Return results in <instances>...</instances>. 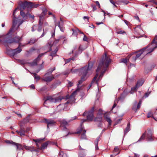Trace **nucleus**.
Returning <instances> with one entry per match:
<instances>
[{
	"label": "nucleus",
	"mask_w": 157,
	"mask_h": 157,
	"mask_svg": "<svg viewBox=\"0 0 157 157\" xmlns=\"http://www.w3.org/2000/svg\"><path fill=\"white\" fill-rule=\"evenodd\" d=\"M157 48V41L154 43H152L140 51L134 52L129 55L128 58H130V60L132 62H135L138 59L143 58L145 56L152 52Z\"/></svg>",
	"instance_id": "f257e3e1"
},
{
	"label": "nucleus",
	"mask_w": 157,
	"mask_h": 157,
	"mask_svg": "<svg viewBox=\"0 0 157 157\" xmlns=\"http://www.w3.org/2000/svg\"><path fill=\"white\" fill-rule=\"evenodd\" d=\"M110 62V59L106 55V53H105L104 55L102 57V59L100 61L98 66L97 68L96 71L98 72L101 70V73L99 77H98V74H97L94 77L93 82L96 81V83L98 84V82L99 79V78L102 76L103 74L105 72L108 67L109 63Z\"/></svg>",
	"instance_id": "f03ea898"
},
{
	"label": "nucleus",
	"mask_w": 157,
	"mask_h": 157,
	"mask_svg": "<svg viewBox=\"0 0 157 157\" xmlns=\"http://www.w3.org/2000/svg\"><path fill=\"white\" fill-rule=\"evenodd\" d=\"M38 6L37 4H34L31 2H25L24 3L22 4L20 8V15L24 17V13L23 12V10L26 8V7L28 9L31 8H36Z\"/></svg>",
	"instance_id": "7ed1b4c3"
},
{
	"label": "nucleus",
	"mask_w": 157,
	"mask_h": 157,
	"mask_svg": "<svg viewBox=\"0 0 157 157\" xmlns=\"http://www.w3.org/2000/svg\"><path fill=\"white\" fill-rule=\"evenodd\" d=\"M63 98L61 97L57 98H53L51 96H48L47 97V99L45 101L44 103V105H45L47 103H49L50 102H54L55 103H58L60 102Z\"/></svg>",
	"instance_id": "20e7f679"
},
{
	"label": "nucleus",
	"mask_w": 157,
	"mask_h": 157,
	"mask_svg": "<svg viewBox=\"0 0 157 157\" xmlns=\"http://www.w3.org/2000/svg\"><path fill=\"white\" fill-rule=\"evenodd\" d=\"M88 71L89 67L87 66L85 67L80 70V72L82 74V76L81 77V79L79 81L78 84H80L83 81L86 79V75Z\"/></svg>",
	"instance_id": "39448f33"
},
{
	"label": "nucleus",
	"mask_w": 157,
	"mask_h": 157,
	"mask_svg": "<svg viewBox=\"0 0 157 157\" xmlns=\"http://www.w3.org/2000/svg\"><path fill=\"white\" fill-rule=\"evenodd\" d=\"M25 45V44L22 45L21 44H20L18 47L17 48L11 51L10 53L11 55L13 56L20 52L22 50L20 47L21 46H24Z\"/></svg>",
	"instance_id": "423d86ee"
},
{
	"label": "nucleus",
	"mask_w": 157,
	"mask_h": 157,
	"mask_svg": "<svg viewBox=\"0 0 157 157\" xmlns=\"http://www.w3.org/2000/svg\"><path fill=\"white\" fill-rule=\"evenodd\" d=\"M54 78V75H51L48 76V73H47L44 76L42 80L47 82H48L52 81Z\"/></svg>",
	"instance_id": "0eeeda50"
},
{
	"label": "nucleus",
	"mask_w": 157,
	"mask_h": 157,
	"mask_svg": "<svg viewBox=\"0 0 157 157\" xmlns=\"http://www.w3.org/2000/svg\"><path fill=\"white\" fill-rule=\"evenodd\" d=\"M135 32L136 34H139L141 36H142L144 34V32L140 26H138L135 28Z\"/></svg>",
	"instance_id": "6e6552de"
},
{
	"label": "nucleus",
	"mask_w": 157,
	"mask_h": 157,
	"mask_svg": "<svg viewBox=\"0 0 157 157\" xmlns=\"http://www.w3.org/2000/svg\"><path fill=\"white\" fill-rule=\"evenodd\" d=\"M144 83V81H143V80H141L137 82L136 86L135 87H134V88H132L131 91L130 92L131 93V94H132L133 93H132V91H133V92H134V91L135 90H136V88L137 87H139L140 86H141Z\"/></svg>",
	"instance_id": "1a4fd4ad"
},
{
	"label": "nucleus",
	"mask_w": 157,
	"mask_h": 157,
	"mask_svg": "<svg viewBox=\"0 0 157 157\" xmlns=\"http://www.w3.org/2000/svg\"><path fill=\"white\" fill-rule=\"evenodd\" d=\"M81 48V46L80 45L79 48H78L77 47H75L74 49L72 50V52L73 53H74L75 55L80 54L81 52V50L80 49Z\"/></svg>",
	"instance_id": "9d476101"
},
{
	"label": "nucleus",
	"mask_w": 157,
	"mask_h": 157,
	"mask_svg": "<svg viewBox=\"0 0 157 157\" xmlns=\"http://www.w3.org/2000/svg\"><path fill=\"white\" fill-rule=\"evenodd\" d=\"M17 9L15 10L13 13V17L14 18L13 19V29H14L15 27L16 26V24H17V22L19 21V18H15V12L16 10Z\"/></svg>",
	"instance_id": "9b49d317"
},
{
	"label": "nucleus",
	"mask_w": 157,
	"mask_h": 157,
	"mask_svg": "<svg viewBox=\"0 0 157 157\" xmlns=\"http://www.w3.org/2000/svg\"><path fill=\"white\" fill-rule=\"evenodd\" d=\"M93 112L92 111H89L87 115V120L88 121H92L93 119Z\"/></svg>",
	"instance_id": "f8f14e48"
},
{
	"label": "nucleus",
	"mask_w": 157,
	"mask_h": 157,
	"mask_svg": "<svg viewBox=\"0 0 157 157\" xmlns=\"http://www.w3.org/2000/svg\"><path fill=\"white\" fill-rule=\"evenodd\" d=\"M78 91V90H77L75 91H74L70 97L69 99L70 100L72 101V102H74L75 101V95L76 94V93Z\"/></svg>",
	"instance_id": "ddd939ff"
},
{
	"label": "nucleus",
	"mask_w": 157,
	"mask_h": 157,
	"mask_svg": "<svg viewBox=\"0 0 157 157\" xmlns=\"http://www.w3.org/2000/svg\"><path fill=\"white\" fill-rule=\"evenodd\" d=\"M86 131L85 130H81L79 132H77V133H80L81 134V138L83 139H85L86 138L85 134Z\"/></svg>",
	"instance_id": "4468645a"
},
{
	"label": "nucleus",
	"mask_w": 157,
	"mask_h": 157,
	"mask_svg": "<svg viewBox=\"0 0 157 157\" xmlns=\"http://www.w3.org/2000/svg\"><path fill=\"white\" fill-rule=\"evenodd\" d=\"M21 40V38L19 37H15L13 40L11 41H10L9 42V43H12L13 42H18Z\"/></svg>",
	"instance_id": "2eb2a0df"
},
{
	"label": "nucleus",
	"mask_w": 157,
	"mask_h": 157,
	"mask_svg": "<svg viewBox=\"0 0 157 157\" xmlns=\"http://www.w3.org/2000/svg\"><path fill=\"white\" fill-rule=\"evenodd\" d=\"M47 123V127L49 128V126L54 124L55 122L53 120H47L46 121Z\"/></svg>",
	"instance_id": "dca6fc26"
},
{
	"label": "nucleus",
	"mask_w": 157,
	"mask_h": 157,
	"mask_svg": "<svg viewBox=\"0 0 157 157\" xmlns=\"http://www.w3.org/2000/svg\"><path fill=\"white\" fill-rule=\"evenodd\" d=\"M72 30L73 32V35L75 36H76L78 33H80L83 34V33L81 32L78 29H76L75 30L72 29Z\"/></svg>",
	"instance_id": "f3484780"
},
{
	"label": "nucleus",
	"mask_w": 157,
	"mask_h": 157,
	"mask_svg": "<svg viewBox=\"0 0 157 157\" xmlns=\"http://www.w3.org/2000/svg\"><path fill=\"white\" fill-rule=\"evenodd\" d=\"M42 19V17H40V20L39 21V28L38 29V31L40 32L41 30V26L42 24V23L41 22V20Z\"/></svg>",
	"instance_id": "a211bd4d"
},
{
	"label": "nucleus",
	"mask_w": 157,
	"mask_h": 157,
	"mask_svg": "<svg viewBox=\"0 0 157 157\" xmlns=\"http://www.w3.org/2000/svg\"><path fill=\"white\" fill-rule=\"evenodd\" d=\"M14 145L16 146L17 149L21 150L23 149V147L20 144L15 143Z\"/></svg>",
	"instance_id": "6ab92c4d"
},
{
	"label": "nucleus",
	"mask_w": 157,
	"mask_h": 157,
	"mask_svg": "<svg viewBox=\"0 0 157 157\" xmlns=\"http://www.w3.org/2000/svg\"><path fill=\"white\" fill-rule=\"evenodd\" d=\"M136 104L135 106H134L132 108V109L135 111H136L137 109H139L140 108L141 104V101H140L138 103L137 107V109H136Z\"/></svg>",
	"instance_id": "aec40b11"
},
{
	"label": "nucleus",
	"mask_w": 157,
	"mask_h": 157,
	"mask_svg": "<svg viewBox=\"0 0 157 157\" xmlns=\"http://www.w3.org/2000/svg\"><path fill=\"white\" fill-rule=\"evenodd\" d=\"M145 133H143L139 139L138 140V142L141 141H143L145 138Z\"/></svg>",
	"instance_id": "412c9836"
},
{
	"label": "nucleus",
	"mask_w": 157,
	"mask_h": 157,
	"mask_svg": "<svg viewBox=\"0 0 157 157\" xmlns=\"http://www.w3.org/2000/svg\"><path fill=\"white\" fill-rule=\"evenodd\" d=\"M43 140V139H33V141L35 142L36 143V146L38 147H39V146L38 145V143H40L41 142V141Z\"/></svg>",
	"instance_id": "4be33fe9"
},
{
	"label": "nucleus",
	"mask_w": 157,
	"mask_h": 157,
	"mask_svg": "<svg viewBox=\"0 0 157 157\" xmlns=\"http://www.w3.org/2000/svg\"><path fill=\"white\" fill-rule=\"evenodd\" d=\"M67 122L65 120H63L61 123V126L64 127L67 125Z\"/></svg>",
	"instance_id": "5701e85b"
},
{
	"label": "nucleus",
	"mask_w": 157,
	"mask_h": 157,
	"mask_svg": "<svg viewBox=\"0 0 157 157\" xmlns=\"http://www.w3.org/2000/svg\"><path fill=\"white\" fill-rule=\"evenodd\" d=\"M130 124L128 123L127 125L125 130H124V133H127L129 131Z\"/></svg>",
	"instance_id": "b1692460"
},
{
	"label": "nucleus",
	"mask_w": 157,
	"mask_h": 157,
	"mask_svg": "<svg viewBox=\"0 0 157 157\" xmlns=\"http://www.w3.org/2000/svg\"><path fill=\"white\" fill-rule=\"evenodd\" d=\"M147 141H151L153 140H154V138L152 136V135H148L147 137Z\"/></svg>",
	"instance_id": "393cba45"
},
{
	"label": "nucleus",
	"mask_w": 157,
	"mask_h": 157,
	"mask_svg": "<svg viewBox=\"0 0 157 157\" xmlns=\"http://www.w3.org/2000/svg\"><path fill=\"white\" fill-rule=\"evenodd\" d=\"M48 144L46 142L43 144L41 146V149H44L46 148L48 146Z\"/></svg>",
	"instance_id": "a878e982"
},
{
	"label": "nucleus",
	"mask_w": 157,
	"mask_h": 157,
	"mask_svg": "<svg viewBox=\"0 0 157 157\" xmlns=\"http://www.w3.org/2000/svg\"><path fill=\"white\" fill-rule=\"evenodd\" d=\"M5 142L8 144H11L13 145H14L15 142H14L12 141L7 140L5 141Z\"/></svg>",
	"instance_id": "bb28decb"
},
{
	"label": "nucleus",
	"mask_w": 157,
	"mask_h": 157,
	"mask_svg": "<svg viewBox=\"0 0 157 157\" xmlns=\"http://www.w3.org/2000/svg\"><path fill=\"white\" fill-rule=\"evenodd\" d=\"M117 34H126L125 32L123 30H119L117 31Z\"/></svg>",
	"instance_id": "cd10ccee"
},
{
	"label": "nucleus",
	"mask_w": 157,
	"mask_h": 157,
	"mask_svg": "<svg viewBox=\"0 0 157 157\" xmlns=\"http://www.w3.org/2000/svg\"><path fill=\"white\" fill-rule=\"evenodd\" d=\"M33 74L34 76V78L35 79L38 80L40 79V77L39 76L37 75L36 73H33Z\"/></svg>",
	"instance_id": "c85d7f7f"
},
{
	"label": "nucleus",
	"mask_w": 157,
	"mask_h": 157,
	"mask_svg": "<svg viewBox=\"0 0 157 157\" xmlns=\"http://www.w3.org/2000/svg\"><path fill=\"white\" fill-rule=\"evenodd\" d=\"M64 155V153L63 151H61L59 153L58 157H63Z\"/></svg>",
	"instance_id": "c756f323"
},
{
	"label": "nucleus",
	"mask_w": 157,
	"mask_h": 157,
	"mask_svg": "<svg viewBox=\"0 0 157 157\" xmlns=\"http://www.w3.org/2000/svg\"><path fill=\"white\" fill-rule=\"evenodd\" d=\"M105 118L107 121H108L109 124L111 123V120L110 118L107 116H106L105 117Z\"/></svg>",
	"instance_id": "7c9ffc66"
},
{
	"label": "nucleus",
	"mask_w": 157,
	"mask_h": 157,
	"mask_svg": "<svg viewBox=\"0 0 157 157\" xmlns=\"http://www.w3.org/2000/svg\"><path fill=\"white\" fill-rule=\"evenodd\" d=\"M55 70V67H54V68H53L52 69H50L49 70H48V73H52V71Z\"/></svg>",
	"instance_id": "2f4dec72"
},
{
	"label": "nucleus",
	"mask_w": 157,
	"mask_h": 157,
	"mask_svg": "<svg viewBox=\"0 0 157 157\" xmlns=\"http://www.w3.org/2000/svg\"><path fill=\"white\" fill-rule=\"evenodd\" d=\"M120 2L123 3L126 5L129 2L128 1H124L123 0H120Z\"/></svg>",
	"instance_id": "473e14b6"
},
{
	"label": "nucleus",
	"mask_w": 157,
	"mask_h": 157,
	"mask_svg": "<svg viewBox=\"0 0 157 157\" xmlns=\"http://www.w3.org/2000/svg\"><path fill=\"white\" fill-rule=\"evenodd\" d=\"M57 51H54V52H52L51 54V56H55L56 55V53Z\"/></svg>",
	"instance_id": "72a5a7b5"
},
{
	"label": "nucleus",
	"mask_w": 157,
	"mask_h": 157,
	"mask_svg": "<svg viewBox=\"0 0 157 157\" xmlns=\"http://www.w3.org/2000/svg\"><path fill=\"white\" fill-rule=\"evenodd\" d=\"M45 53H42L40 55H39L37 58L36 59V60H37L38 59H39L42 56H43L44 54Z\"/></svg>",
	"instance_id": "f704fd0d"
},
{
	"label": "nucleus",
	"mask_w": 157,
	"mask_h": 157,
	"mask_svg": "<svg viewBox=\"0 0 157 157\" xmlns=\"http://www.w3.org/2000/svg\"><path fill=\"white\" fill-rule=\"evenodd\" d=\"M23 148H24L25 149L27 150H30V147H28V146H26L25 145H24V146Z\"/></svg>",
	"instance_id": "c9c22d12"
},
{
	"label": "nucleus",
	"mask_w": 157,
	"mask_h": 157,
	"mask_svg": "<svg viewBox=\"0 0 157 157\" xmlns=\"http://www.w3.org/2000/svg\"><path fill=\"white\" fill-rule=\"evenodd\" d=\"M101 117H100L99 118L96 117L95 119V121H101Z\"/></svg>",
	"instance_id": "e433bc0d"
},
{
	"label": "nucleus",
	"mask_w": 157,
	"mask_h": 157,
	"mask_svg": "<svg viewBox=\"0 0 157 157\" xmlns=\"http://www.w3.org/2000/svg\"><path fill=\"white\" fill-rule=\"evenodd\" d=\"M35 42V40L34 39H32L30 40V41L28 43L30 44H33Z\"/></svg>",
	"instance_id": "4c0bfd02"
},
{
	"label": "nucleus",
	"mask_w": 157,
	"mask_h": 157,
	"mask_svg": "<svg viewBox=\"0 0 157 157\" xmlns=\"http://www.w3.org/2000/svg\"><path fill=\"white\" fill-rule=\"evenodd\" d=\"M37 26L36 25H34L32 28V31H34L37 29Z\"/></svg>",
	"instance_id": "58836bf2"
},
{
	"label": "nucleus",
	"mask_w": 157,
	"mask_h": 157,
	"mask_svg": "<svg viewBox=\"0 0 157 157\" xmlns=\"http://www.w3.org/2000/svg\"><path fill=\"white\" fill-rule=\"evenodd\" d=\"M119 151V148L117 147H115L114 150V152H118Z\"/></svg>",
	"instance_id": "ea45409f"
},
{
	"label": "nucleus",
	"mask_w": 157,
	"mask_h": 157,
	"mask_svg": "<svg viewBox=\"0 0 157 157\" xmlns=\"http://www.w3.org/2000/svg\"><path fill=\"white\" fill-rule=\"evenodd\" d=\"M83 40L85 41H87V38L85 35L84 34V37L83 38Z\"/></svg>",
	"instance_id": "a19ab883"
},
{
	"label": "nucleus",
	"mask_w": 157,
	"mask_h": 157,
	"mask_svg": "<svg viewBox=\"0 0 157 157\" xmlns=\"http://www.w3.org/2000/svg\"><path fill=\"white\" fill-rule=\"evenodd\" d=\"M121 62L126 63L127 62V60L126 59H124L122 60Z\"/></svg>",
	"instance_id": "79ce46f5"
},
{
	"label": "nucleus",
	"mask_w": 157,
	"mask_h": 157,
	"mask_svg": "<svg viewBox=\"0 0 157 157\" xmlns=\"http://www.w3.org/2000/svg\"><path fill=\"white\" fill-rule=\"evenodd\" d=\"M110 2L113 4L115 6L117 7V6L115 5V3L113 1V0H109Z\"/></svg>",
	"instance_id": "37998d69"
},
{
	"label": "nucleus",
	"mask_w": 157,
	"mask_h": 157,
	"mask_svg": "<svg viewBox=\"0 0 157 157\" xmlns=\"http://www.w3.org/2000/svg\"><path fill=\"white\" fill-rule=\"evenodd\" d=\"M95 2L96 3V4H97V5L98 6V8H100L101 6H100V5L99 2L98 1H97Z\"/></svg>",
	"instance_id": "c03bdc74"
},
{
	"label": "nucleus",
	"mask_w": 157,
	"mask_h": 157,
	"mask_svg": "<svg viewBox=\"0 0 157 157\" xmlns=\"http://www.w3.org/2000/svg\"><path fill=\"white\" fill-rule=\"evenodd\" d=\"M117 102V100H116L115 101L112 107V109H113V108H115L116 107V105H117V104H116V102Z\"/></svg>",
	"instance_id": "a18cd8bd"
},
{
	"label": "nucleus",
	"mask_w": 157,
	"mask_h": 157,
	"mask_svg": "<svg viewBox=\"0 0 157 157\" xmlns=\"http://www.w3.org/2000/svg\"><path fill=\"white\" fill-rule=\"evenodd\" d=\"M157 40V36H155V37L154 38V39L153 40L152 43H154L155 41H156Z\"/></svg>",
	"instance_id": "49530a36"
},
{
	"label": "nucleus",
	"mask_w": 157,
	"mask_h": 157,
	"mask_svg": "<svg viewBox=\"0 0 157 157\" xmlns=\"http://www.w3.org/2000/svg\"><path fill=\"white\" fill-rule=\"evenodd\" d=\"M47 12V10L46 9L44 10L43 12V14L44 15Z\"/></svg>",
	"instance_id": "de8ad7c7"
},
{
	"label": "nucleus",
	"mask_w": 157,
	"mask_h": 157,
	"mask_svg": "<svg viewBox=\"0 0 157 157\" xmlns=\"http://www.w3.org/2000/svg\"><path fill=\"white\" fill-rule=\"evenodd\" d=\"M152 115V114L151 113V112H149L147 115V117L149 118L151 117Z\"/></svg>",
	"instance_id": "09e8293b"
},
{
	"label": "nucleus",
	"mask_w": 157,
	"mask_h": 157,
	"mask_svg": "<svg viewBox=\"0 0 157 157\" xmlns=\"http://www.w3.org/2000/svg\"><path fill=\"white\" fill-rule=\"evenodd\" d=\"M18 133L21 136H24L25 135V134L24 133V132H18Z\"/></svg>",
	"instance_id": "8fccbe9b"
},
{
	"label": "nucleus",
	"mask_w": 157,
	"mask_h": 157,
	"mask_svg": "<svg viewBox=\"0 0 157 157\" xmlns=\"http://www.w3.org/2000/svg\"><path fill=\"white\" fill-rule=\"evenodd\" d=\"M83 19L85 20V19H87V21H88L89 19V17H86V16H84L83 17Z\"/></svg>",
	"instance_id": "3c124183"
},
{
	"label": "nucleus",
	"mask_w": 157,
	"mask_h": 157,
	"mask_svg": "<svg viewBox=\"0 0 157 157\" xmlns=\"http://www.w3.org/2000/svg\"><path fill=\"white\" fill-rule=\"evenodd\" d=\"M95 148L96 150H98V142H97L95 144Z\"/></svg>",
	"instance_id": "603ef678"
},
{
	"label": "nucleus",
	"mask_w": 157,
	"mask_h": 157,
	"mask_svg": "<svg viewBox=\"0 0 157 157\" xmlns=\"http://www.w3.org/2000/svg\"><path fill=\"white\" fill-rule=\"evenodd\" d=\"M92 7L93 11H94L96 10L97 8L95 6H92Z\"/></svg>",
	"instance_id": "864d4df0"
},
{
	"label": "nucleus",
	"mask_w": 157,
	"mask_h": 157,
	"mask_svg": "<svg viewBox=\"0 0 157 157\" xmlns=\"http://www.w3.org/2000/svg\"><path fill=\"white\" fill-rule=\"evenodd\" d=\"M30 87L33 89H34L35 88V87L34 85H30Z\"/></svg>",
	"instance_id": "5fc2aeb1"
},
{
	"label": "nucleus",
	"mask_w": 157,
	"mask_h": 157,
	"mask_svg": "<svg viewBox=\"0 0 157 157\" xmlns=\"http://www.w3.org/2000/svg\"><path fill=\"white\" fill-rule=\"evenodd\" d=\"M124 21L127 25H128V23H129V22L128 21H127L126 20H124Z\"/></svg>",
	"instance_id": "6e6d98bb"
},
{
	"label": "nucleus",
	"mask_w": 157,
	"mask_h": 157,
	"mask_svg": "<svg viewBox=\"0 0 157 157\" xmlns=\"http://www.w3.org/2000/svg\"><path fill=\"white\" fill-rule=\"evenodd\" d=\"M48 25V24L47 22H45L44 23V25H43V27H45L46 26H47Z\"/></svg>",
	"instance_id": "4d7b16f0"
},
{
	"label": "nucleus",
	"mask_w": 157,
	"mask_h": 157,
	"mask_svg": "<svg viewBox=\"0 0 157 157\" xmlns=\"http://www.w3.org/2000/svg\"><path fill=\"white\" fill-rule=\"evenodd\" d=\"M77 71V70H71V71L73 73Z\"/></svg>",
	"instance_id": "13d9d810"
},
{
	"label": "nucleus",
	"mask_w": 157,
	"mask_h": 157,
	"mask_svg": "<svg viewBox=\"0 0 157 157\" xmlns=\"http://www.w3.org/2000/svg\"><path fill=\"white\" fill-rule=\"evenodd\" d=\"M135 18L136 19H137V20H138L139 21H140L139 18L138 16H135Z\"/></svg>",
	"instance_id": "bf43d9fd"
},
{
	"label": "nucleus",
	"mask_w": 157,
	"mask_h": 157,
	"mask_svg": "<svg viewBox=\"0 0 157 157\" xmlns=\"http://www.w3.org/2000/svg\"><path fill=\"white\" fill-rule=\"evenodd\" d=\"M44 31V29L43 31ZM45 33H44V32L43 33V34H42L41 36V37H42L43 36H44V35H45Z\"/></svg>",
	"instance_id": "052dcab7"
},
{
	"label": "nucleus",
	"mask_w": 157,
	"mask_h": 157,
	"mask_svg": "<svg viewBox=\"0 0 157 157\" xmlns=\"http://www.w3.org/2000/svg\"><path fill=\"white\" fill-rule=\"evenodd\" d=\"M66 60H67V61H66V63L69 62L70 61L71 59H67Z\"/></svg>",
	"instance_id": "680f3d73"
},
{
	"label": "nucleus",
	"mask_w": 157,
	"mask_h": 157,
	"mask_svg": "<svg viewBox=\"0 0 157 157\" xmlns=\"http://www.w3.org/2000/svg\"><path fill=\"white\" fill-rule=\"evenodd\" d=\"M149 94L147 93H146L145 94V96L146 97H148V95H149Z\"/></svg>",
	"instance_id": "e2e57ef3"
},
{
	"label": "nucleus",
	"mask_w": 157,
	"mask_h": 157,
	"mask_svg": "<svg viewBox=\"0 0 157 157\" xmlns=\"http://www.w3.org/2000/svg\"><path fill=\"white\" fill-rule=\"evenodd\" d=\"M135 157H139V155L137 154H135Z\"/></svg>",
	"instance_id": "0e129e2a"
},
{
	"label": "nucleus",
	"mask_w": 157,
	"mask_h": 157,
	"mask_svg": "<svg viewBox=\"0 0 157 157\" xmlns=\"http://www.w3.org/2000/svg\"><path fill=\"white\" fill-rule=\"evenodd\" d=\"M87 114V112H85L83 114V116H85Z\"/></svg>",
	"instance_id": "69168bd1"
},
{
	"label": "nucleus",
	"mask_w": 157,
	"mask_h": 157,
	"mask_svg": "<svg viewBox=\"0 0 157 157\" xmlns=\"http://www.w3.org/2000/svg\"><path fill=\"white\" fill-rule=\"evenodd\" d=\"M102 23H103L102 22H100V23H97V25H99L102 24Z\"/></svg>",
	"instance_id": "338daca9"
},
{
	"label": "nucleus",
	"mask_w": 157,
	"mask_h": 157,
	"mask_svg": "<svg viewBox=\"0 0 157 157\" xmlns=\"http://www.w3.org/2000/svg\"><path fill=\"white\" fill-rule=\"evenodd\" d=\"M30 17L33 19H34V16H30Z\"/></svg>",
	"instance_id": "774afa93"
}]
</instances>
